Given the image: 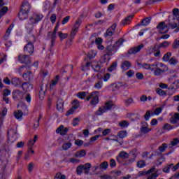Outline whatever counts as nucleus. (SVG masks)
<instances>
[{
  "mask_svg": "<svg viewBox=\"0 0 179 179\" xmlns=\"http://www.w3.org/2000/svg\"><path fill=\"white\" fill-rule=\"evenodd\" d=\"M150 20H152V17H147L141 22V26H148L149 23H150Z\"/></svg>",
  "mask_w": 179,
  "mask_h": 179,
  "instance_id": "42",
  "label": "nucleus"
},
{
  "mask_svg": "<svg viewBox=\"0 0 179 179\" xmlns=\"http://www.w3.org/2000/svg\"><path fill=\"white\" fill-rule=\"evenodd\" d=\"M179 121V113H175L171 118V124H176Z\"/></svg>",
  "mask_w": 179,
  "mask_h": 179,
  "instance_id": "37",
  "label": "nucleus"
},
{
  "mask_svg": "<svg viewBox=\"0 0 179 179\" xmlns=\"http://www.w3.org/2000/svg\"><path fill=\"white\" fill-rule=\"evenodd\" d=\"M155 170H156V167L155 166H152L150 170L147 171H141L138 173V176H147V177H149V176H150L151 173H153L155 171Z\"/></svg>",
  "mask_w": 179,
  "mask_h": 179,
  "instance_id": "21",
  "label": "nucleus"
},
{
  "mask_svg": "<svg viewBox=\"0 0 179 179\" xmlns=\"http://www.w3.org/2000/svg\"><path fill=\"white\" fill-rule=\"evenodd\" d=\"M129 155H128V153L124 151L119 153V157L127 159L129 157Z\"/></svg>",
  "mask_w": 179,
  "mask_h": 179,
  "instance_id": "59",
  "label": "nucleus"
},
{
  "mask_svg": "<svg viewBox=\"0 0 179 179\" xmlns=\"http://www.w3.org/2000/svg\"><path fill=\"white\" fill-rule=\"evenodd\" d=\"M127 135H128V134L125 131H121L117 134V136L121 139H124V138H127Z\"/></svg>",
  "mask_w": 179,
  "mask_h": 179,
  "instance_id": "45",
  "label": "nucleus"
},
{
  "mask_svg": "<svg viewBox=\"0 0 179 179\" xmlns=\"http://www.w3.org/2000/svg\"><path fill=\"white\" fill-rule=\"evenodd\" d=\"M156 93L158 94L159 96H167V92H166V91L160 89V88H157L156 90Z\"/></svg>",
  "mask_w": 179,
  "mask_h": 179,
  "instance_id": "41",
  "label": "nucleus"
},
{
  "mask_svg": "<svg viewBox=\"0 0 179 179\" xmlns=\"http://www.w3.org/2000/svg\"><path fill=\"white\" fill-rule=\"evenodd\" d=\"M166 70L167 66L163 64V63L160 62H156L153 64L152 69H151V71H153L154 75L155 76H160V75H162L163 72H166Z\"/></svg>",
  "mask_w": 179,
  "mask_h": 179,
  "instance_id": "1",
  "label": "nucleus"
},
{
  "mask_svg": "<svg viewBox=\"0 0 179 179\" xmlns=\"http://www.w3.org/2000/svg\"><path fill=\"white\" fill-rule=\"evenodd\" d=\"M113 106H114L113 101H108L106 103H105L104 106H102L98 108V110L95 112V115L98 116L103 115L104 113H107V111L111 110V108H113Z\"/></svg>",
  "mask_w": 179,
  "mask_h": 179,
  "instance_id": "2",
  "label": "nucleus"
},
{
  "mask_svg": "<svg viewBox=\"0 0 179 179\" xmlns=\"http://www.w3.org/2000/svg\"><path fill=\"white\" fill-rule=\"evenodd\" d=\"M132 19H134V15H129L127 17L122 20L120 22L121 26H127L131 24L132 22Z\"/></svg>",
  "mask_w": 179,
  "mask_h": 179,
  "instance_id": "19",
  "label": "nucleus"
},
{
  "mask_svg": "<svg viewBox=\"0 0 179 179\" xmlns=\"http://www.w3.org/2000/svg\"><path fill=\"white\" fill-rule=\"evenodd\" d=\"M117 62H113V64L108 69L109 72H113V71H114L117 68Z\"/></svg>",
  "mask_w": 179,
  "mask_h": 179,
  "instance_id": "58",
  "label": "nucleus"
},
{
  "mask_svg": "<svg viewBox=\"0 0 179 179\" xmlns=\"http://www.w3.org/2000/svg\"><path fill=\"white\" fill-rule=\"evenodd\" d=\"M43 8L45 10H49V9L51 8V3L49 1H45L43 3Z\"/></svg>",
  "mask_w": 179,
  "mask_h": 179,
  "instance_id": "56",
  "label": "nucleus"
},
{
  "mask_svg": "<svg viewBox=\"0 0 179 179\" xmlns=\"http://www.w3.org/2000/svg\"><path fill=\"white\" fill-rule=\"evenodd\" d=\"M144 45L143 44H140L138 46L134 47L132 48H131L129 50V53L130 54H138V52H139V51H141V50H142V48H143Z\"/></svg>",
  "mask_w": 179,
  "mask_h": 179,
  "instance_id": "18",
  "label": "nucleus"
},
{
  "mask_svg": "<svg viewBox=\"0 0 179 179\" xmlns=\"http://www.w3.org/2000/svg\"><path fill=\"white\" fill-rule=\"evenodd\" d=\"M162 129L164 131H171V129H174V127L170 124H166Z\"/></svg>",
  "mask_w": 179,
  "mask_h": 179,
  "instance_id": "49",
  "label": "nucleus"
},
{
  "mask_svg": "<svg viewBox=\"0 0 179 179\" xmlns=\"http://www.w3.org/2000/svg\"><path fill=\"white\" fill-rule=\"evenodd\" d=\"M172 47H173V48H174V49L178 48V47H179V38H176V39L174 41V42H173V45H172Z\"/></svg>",
  "mask_w": 179,
  "mask_h": 179,
  "instance_id": "60",
  "label": "nucleus"
},
{
  "mask_svg": "<svg viewBox=\"0 0 179 179\" xmlns=\"http://www.w3.org/2000/svg\"><path fill=\"white\" fill-rule=\"evenodd\" d=\"M5 5V3H3V0H0V19L4 15L6 14V12H8V8L6 6L2 7Z\"/></svg>",
  "mask_w": 179,
  "mask_h": 179,
  "instance_id": "14",
  "label": "nucleus"
},
{
  "mask_svg": "<svg viewBox=\"0 0 179 179\" xmlns=\"http://www.w3.org/2000/svg\"><path fill=\"white\" fill-rule=\"evenodd\" d=\"M29 13H25L24 11L20 10L18 13V17L20 20H24L27 17Z\"/></svg>",
  "mask_w": 179,
  "mask_h": 179,
  "instance_id": "31",
  "label": "nucleus"
},
{
  "mask_svg": "<svg viewBox=\"0 0 179 179\" xmlns=\"http://www.w3.org/2000/svg\"><path fill=\"white\" fill-rule=\"evenodd\" d=\"M169 147V145L167 143H163L162 145H160L158 148V150H159V152H166V150L167 149V148Z\"/></svg>",
  "mask_w": 179,
  "mask_h": 179,
  "instance_id": "43",
  "label": "nucleus"
},
{
  "mask_svg": "<svg viewBox=\"0 0 179 179\" xmlns=\"http://www.w3.org/2000/svg\"><path fill=\"white\" fill-rule=\"evenodd\" d=\"M146 166V162L144 160H141L137 162V167L143 169Z\"/></svg>",
  "mask_w": 179,
  "mask_h": 179,
  "instance_id": "48",
  "label": "nucleus"
},
{
  "mask_svg": "<svg viewBox=\"0 0 179 179\" xmlns=\"http://www.w3.org/2000/svg\"><path fill=\"white\" fill-rule=\"evenodd\" d=\"M160 174H162V170L158 169L155 171V173L148 175V178L147 179H156L160 176Z\"/></svg>",
  "mask_w": 179,
  "mask_h": 179,
  "instance_id": "24",
  "label": "nucleus"
},
{
  "mask_svg": "<svg viewBox=\"0 0 179 179\" xmlns=\"http://www.w3.org/2000/svg\"><path fill=\"white\" fill-rule=\"evenodd\" d=\"M75 156L79 159H80V157H85L86 156V150H81L80 151L76 152Z\"/></svg>",
  "mask_w": 179,
  "mask_h": 179,
  "instance_id": "34",
  "label": "nucleus"
},
{
  "mask_svg": "<svg viewBox=\"0 0 179 179\" xmlns=\"http://www.w3.org/2000/svg\"><path fill=\"white\" fill-rule=\"evenodd\" d=\"M43 17L44 16L43 15V14L39 13H34L29 20L30 23L37 24L39 22H41V20H43Z\"/></svg>",
  "mask_w": 179,
  "mask_h": 179,
  "instance_id": "6",
  "label": "nucleus"
},
{
  "mask_svg": "<svg viewBox=\"0 0 179 179\" xmlns=\"http://www.w3.org/2000/svg\"><path fill=\"white\" fill-rule=\"evenodd\" d=\"M80 24H82V20H78L76 21L74 26L73 27L71 34H70V41H73V38H75V36L78 31H79V27H80Z\"/></svg>",
  "mask_w": 179,
  "mask_h": 179,
  "instance_id": "5",
  "label": "nucleus"
},
{
  "mask_svg": "<svg viewBox=\"0 0 179 179\" xmlns=\"http://www.w3.org/2000/svg\"><path fill=\"white\" fill-rule=\"evenodd\" d=\"M106 50L109 54H115L116 51H118V48H117L115 43L109 45L106 47Z\"/></svg>",
  "mask_w": 179,
  "mask_h": 179,
  "instance_id": "17",
  "label": "nucleus"
},
{
  "mask_svg": "<svg viewBox=\"0 0 179 179\" xmlns=\"http://www.w3.org/2000/svg\"><path fill=\"white\" fill-rule=\"evenodd\" d=\"M68 131H69L68 128H64V126H60L57 129L56 132L57 134H60V135H66Z\"/></svg>",
  "mask_w": 179,
  "mask_h": 179,
  "instance_id": "20",
  "label": "nucleus"
},
{
  "mask_svg": "<svg viewBox=\"0 0 179 179\" xmlns=\"http://www.w3.org/2000/svg\"><path fill=\"white\" fill-rule=\"evenodd\" d=\"M157 29L161 34H164V33H167L169 31V26L166 24V22H161L157 26Z\"/></svg>",
  "mask_w": 179,
  "mask_h": 179,
  "instance_id": "8",
  "label": "nucleus"
},
{
  "mask_svg": "<svg viewBox=\"0 0 179 179\" xmlns=\"http://www.w3.org/2000/svg\"><path fill=\"white\" fill-rule=\"evenodd\" d=\"M79 107H80V104L79 103L78 100H75L73 102V106L71 107V108L66 112V117H69V115H71V114H73V113H75V110L77 108H79Z\"/></svg>",
  "mask_w": 179,
  "mask_h": 179,
  "instance_id": "10",
  "label": "nucleus"
},
{
  "mask_svg": "<svg viewBox=\"0 0 179 179\" xmlns=\"http://www.w3.org/2000/svg\"><path fill=\"white\" fill-rule=\"evenodd\" d=\"M71 147H72L71 143H66L62 145L63 150H68V149H70V148Z\"/></svg>",
  "mask_w": 179,
  "mask_h": 179,
  "instance_id": "51",
  "label": "nucleus"
},
{
  "mask_svg": "<svg viewBox=\"0 0 179 179\" xmlns=\"http://www.w3.org/2000/svg\"><path fill=\"white\" fill-rule=\"evenodd\" d=\"M134 103V99L132 98H128L124 101V104L127 106H131Z\"/></svg>",
  "mask_w": 179,
  "mask_h": 179,
  "instance_id": "61",
  "label": "nucleus"
},
{
  "mask_svg": "<svg viewBox=\"0 0 179 179\" xmlns=\"http://www.w3.org/2000/svg\"><path fill=\"white\" fill-rule=\"evenodd\" d=\"M96 55H97V51L96 50H90L87 54V57L90 59L94 58Z\"/></svg>",
  "mask_w": 179,
  "mask_h": 179,
  "instance_id": "39",
  "label": "nucleus"
},
{
  "mask_svg": "<svg viewBox=\"0 0 179 179\" xmlns=\"http://www.w3.org/2000/svg\"><path fill=\"white\" fill-rule=\"evenodd\" d=\"M13 115L16 120H20L23 117V113L20 110H15L13 113Z\"/></svg>",
  "mask_w": 179,
  "mask_h": 179,
  "instance_id": "38",
  "label": "nucleus"
},
{
  "mask_svg": "<svg viewBox=\"0 0 179 179\" xmlns=\"http://www.w3.org/2000/svg\"><path fill=\"white\" fill-rule=\"evenodd\" d=\"M22 76L26 80H32L33 79V73L31 72L24 73Z\"/></svg>",
  "mask_w": 179,
  "mask_h": 179,
  "instance_id": "35",
  "label": "nucleus"
},
{
  "mask_svg": "<svg viewBox=\"0 0 179 179\" xmlns=\"http://www.w3.org/2000/svg\"><path fill=\"white\" fill-rule=\"evenodd\" d=\"M3 83H5V85H10L12 84V80H10V79H9V78L8 77H5L3 80Z\"/></svg>",
  "mask_w": 179,
  "mask_h": 179,
  "instance_id": "63",
  "label": "nucleus"
},
{
  "mask_svg": "<svg viewBox=\"0 0 179 179\" xmlns=\"http://www.w3.org/2000/svg\"><path fill=\"white\" fill-rule=\"evenodd\" d=\"M110 78H111V75L108 73H106L103 75V82H108L110 80Z\"/></svg>",
  "mask_w": 179,
  "mask_h": 179,
  "instance_id": "62",
  "label": "nucleus"
},
{
  "mask_svg": "<svg viewBox=\"0 0 179 179\" xmlns=\"http://www.w3.org/2000/svg\"><path fill=\"white\" fill-rule=\"evenodd\" d=\"M77 97H78V99H81V100H83L85 97H86V92H78L77 94Z\"/></svg>",
  "mask_w": 179,
  "mask_h": 179,
  "instance_id": "54",
  "label": "nucleus"
},
{
  "mask_svg": "<svg viewBox=\"0 0 179 179\" xmlns=\"http://www.w3.org/2000/svg\"><path fill=\"white\" fill-rule=\"evenodd\" d=\"M131 66V62L124 60L121 64V69L122 72H125V71H128Z\"/></svg>",
  "mask_w": 179,
  "mask_h": 179,
  "instance_id": "15",
  "label": "nucleus"
},
{
  "mask_svg": "<svg viewBox=\"0 0 179 179\" xmlns=\"http://www.w3.org/2000/svg\"><path fill=\"white\" fill-rule=\"evenodd\" d=\"M57 109L58 111H64V101L62 99H58L57 101Z\"/></svg>",
  "mask_w": 179,
  "mask_h": 179,
  "instance_id": "26",
  "label": "nucleus"
},
{
  "mask_svg": "<svg viewBox=\"0 0 179 179\" xmlns=\"http://www.w3.org/2000/svg\"><path fill=\"white\" fill-rule=\"evenodd\" d=\"M11 85L15 87L20 86V85H22V81L18 78H13L11 79Z\"/></svg>",
  "mask_w": 179,
  "mask_h": 179,
  "instance_id": "29",
  "label": "nucleus"
},
{
  "mask_svg": "<svg viewBox=\"0 0 179 179\" xmlns=\"http://www.w3.org/2000/svg\"><path fill=\"white\" fill-rule=\"evenodd\" d=\"M94 87L97 90H100V89L103 87V81L100 80L98 83H95Z\"/></svg>",
  "mask_w": 179,
  "mask_h": 179,
  "instance_id": "44",
  "label": "nucleus"
},
{
  "mask_svg": "<svg viewBox=\"0 0 179 179\" xmlns=\"http://www.w3.org/2000/svg\"><path fill=\"white\" fill-rule=\"evenodd\" d=\"M37 139H38V136H37V135H35L34 136V139H30L28 142V146L29 148H31L32 146H34V144L36 143V142H37Z\"/></svg>",
  "mask_w": 179,
  "mask_h": 179,
  "instance_id": "36",
  "label": "nucleus"
},
{
  "mask_svg": "<svg viewBox=\"0 0 179 179\" xmlns=\"http://www.w3.org/2000/svg\"><path fill=\"white\" fill-rule=\"evenodd\" d=\"M83 166V170L85 174H89V171H90V168L92 167V164L90 163H87Z\"/></svg>",
  "mask_w": 179,
  "mask_h": 179,
  "instance_id": "30",
  "label": "nucleus"
},
{
  "mask_svg": "<svg viewBox=\"0 0 179 179\" xmlns=\"http://www.w3.org/2000/svg\"><path fill=\"white\" fill-rule=\"evenodd\" d=\"M163 108H164V106L155 108L154 113H151L152 117H153L154 115H160V114H162V112L163 111Z\"/></svg>",
  "mask_w": 179,
  "mask_h": 179,
  "instance_id": "33",
  "label": "nucleus"
},
{
  "mask_svg": "<svg viewBox=\"0 0 179 179\" xmlns=\"http://www.w3.org/2000/svg\"><path fill=\"white\" fill-rule=\"evenodd\" d=\"M108 61H110V55H108V54L104 55L100 59L101 64H107Z\"/></svg>",
  "mask_w": 179,
  "mask_h": 179,
  "instance_id": "32",
  "label": "nucleus"
},
{
  "mask_svg": "<svg viewBox=\"0 0 179 179\" xmlns=\"http://www.w3.org/2000/svg\"><path fill=\"white\" fill-rule=\"evenodd\" d=\"M58 34L61 41H62L63 40H65V38H68V36H69L68 34L59 32Z\"/></svg>",
  "mask_w": 179,
  "mask_h": 179,
  "instance_id": "50",
  "label": "nucleus"
},
{
  "mask_svg": "<svg viewBox=\"0 0 179 179\" xmlns=\"http://www.w3.org/2000/svg\"><path fill=\"white\" fill-rule=\"evenodd\" d=\"M34 24H33V23L30 22V20H29V22H27L25 24V29L27 30V31L28 33L33 31V29H34Z\"/></svg>",
  "mask_w": 179,
  "mask_h": 179,
  "instance_id": "23",
  "label": "nucleus"
},
{
  "mask_svg": "<svg viewBox=\"0 0 179 179\" xmlns=\"http://www.w3.org/2000/svg\"><path fill=\"white\" fill-rule=\"evenodd\" d=\"M170 44H171V42H169V41H164V42L161 43L159 44V48H167V47H169V45H170Z\"/></svg>",
  "mask_w": 179,
  "mask_h": 179,
  "instance_id": "47",
  "label": "nucleus"
},
{
  "mask_svg": "<svg viewBox=\"0 0 179 179\" xmlns=\"http://www.w3.org/2000/svg\"><path fill=\"white\" fill-rule=\"evenodd\" d=\"M152 131V129L149 128V124L146 122H142L141 127L140 128V132L141 135H146Z\"/></svg>",
  "mask_w": 179,
  "mask_h": 179,
  "instance_id": "7",
  "label": "nucleus"
},
{
  "mask_svg": "<svg viewBox=\"0 0 179 179\" xmlns=\"http://www.w3.org/2000/svg\"><path fill=\"white\" fill-rule=\"evenodd\" d=\"M100 169H101L102 170H107V169H108V162H103L101 163Z\"/></svg>",
  "mask_w": 179,
  "mask_h": 179,
  "instance_id": "52",
  "label": "nucleus"
},
{
  "mask_svg": "<svg viewBox=\"0 0 179 179\" xmlns=\"http://www.w3.org/2000/svg\"><path fill=\"white\" fill-rule=\"evenodd\" d=\"M31 8V6H30V3H29L27 1H25L21 6L20 10L25 12L26 13H29V12H30Z\"/></svg>",
  "mask_w": 179,
  "mask_h": 179,
  "instance_id": "16",
  "label": "nucleus"
},
{
  "mask_svg": "<svg viewBox=\"0 0 179 179\" xmlns=\"http://www.w3.org/2000/svg\"><path fill=\"white\" fill-rule=\"evenodd\" d=\"M8 139L11 142H15L19 138V134L16 131V129H10L8 132Z\"/></svg>",
  "mask_w": 179,
  "mask_h": 179,
  "instance_id": "9",
  "label": "nucleus"
},
{
  "mask_svg": "<svg viewBox=\"0 0 179 179\" xmlns=\"http://www.w3.org/2000/svg\"><path fill=\"white\" fill-rule=\"evenodd\" d=\"M172 13L173 15V17L172 20L171 18H169V26L171 27V29H176L179 23V9L174 8L172 10Z\"/></svg>",
  "mask_w": 179,
  "mask_h": 179,
  "instance_id": "3",
  "label": "nucleus"
},
{
  "mask_svg": "<svg viewBox=\"0 0 179 179\" xmlns=\"http://www.w3.org/2000/svg\"><path fill=\"white\" fill-rule=\"evenodd\" d=\"M138 66L139 68H143V69H148V71H152V69L153 68V64H149L146 63H138Z\"/></svg>",
  "mask_w": 179,
  "mask_h": 179,
  "instance_id": "22",
  "label": "nucleus"
},
{
  "mask_svg": "<svg viewBox=\"0 0 179 179\" xmlns=\"http://www.w3.org/2000/svg\"><path fill=\"white\" fill-rule=\"evenodd\" d=\"M18 61L21 64H29L30 57L27 55H18Z\"/></svg>",
  "mask_w": 179,
  "mask_h": 179,
  "instance_id": "13",
  "label": "nucleus"
},
{
  "mask_svg": "<svg viewBox=\"0 0 179 179\" xmlns=\"http://www.w3.org/2000/svg\"><path fill=\"white\" fill-rule=\"evenodd\" d=\"M119 126L121 127V128H128L129 126V122L123 120L119 123Z\"/></svg>",
  "mask_w": 179,
  "mask_h": 179,
  "instance_id": "46",
  "label": "nucleus"
},
{
  "mask_svg": "<svg viewBox=\"0 0 179 179\" xmlns=\"http://www.w3.org/2000/svg\"><path fill=\"white\" fill-rule=\"evenodd\" d=\"M115 29H117V24H113L112 26L106 30L104 34L105 38H108V37H111L114 33H115Z\"/></svg>",
  "mask_w": 179,
  "mask_h": 179,
  "instance_id": "11",
  "label": "nucleus"
},
{
  "mask_svg": "<svg viewBox=\"0 0 179 179\" xmlns=\"http://www.w3.org/2000/svg\"><path fill=\"white\" fill-rule=\"evenodd\" d=\"M13 27H15V24H11L8 29H7V31L6 32V34L4 36V38L6 40H8L9 38V36H10V33H12V30H13Z\"/></svg>",
  "mask_w": 179,
  "mask_h": 179,
  "instance_id": "28",
  "label": "nucleus"
},
{
  "mask_svg": "<svg viewBox=\"0 0 179 179\" xmlns=\"http://www.w3.org/2000/svg\"><path fill=\"white\" fill-rule=\"evenodd\" d=\"M58 82H59V76H56L55 78L51 81L50 84V88L53 89L54 86H57Z\"/></svg>",
  "mask_w": 179,
  "mask_h": 179,
  "instance_id": "27",
  "label": "nucleus"
},
{
  "mask_svg": "<svg viewBox=\"0 0 179 179\" xmlns=\"http://www.w3.org/2000/svg\"><path fill=\"white\" fill-rule=\"evenodd\" d=\"M124 84L122 83H118L117 84L113 85V87L115 88V90H118L119 89H121V87H123Z\"/></svg>",
  "mask_w": 179,
  "mask_h": 179,
  "instance_id": "57",
  "label": "nucleus"
},
{
  "mask_svg": "<svg viewBox=\"0 0 179 179\" xmlns=\"http://www.w3.org/2000/svg\"><path fill=\"white\" fill-rule=\"evenodd\" d=\"M179 143V138H176L173 141H171V143L169 145V148H173V146H177Z\"/></svg>",
  "mask_w": 179,
  "mask_h": 179,
  "instance_id": "40",
  "label": "nucleus"
},
{
  "mask_svg": "<svg viewBox=\"0 0 179 179\" xmlns=\"http://www.w3.org/2000/svg\"><path fill=\"white\" fill-rule=\"evenodd\" d=\"M170 57H171V52H168L166 54H165L162 58L163 61L165 62H167L169 59H170Z\"/></svg>",
  "mask_w": 179,
  "mask_h": 179,
  "instance_id": "53",
  "label": "nucleus"
},
{
  "mask_svg": "<svg viewBox=\"0 0 179 179\" xmlns=\"http://www.w3.org/2000/svg\"><path fill=\"white\" fill-rule=\"evenodd\" d=\"M24 51L25 54H29V55H33V52H34V45H33V43H27L24 47Z\"/></svg>",
  "mask_w": 179,
  "mask_h": 179,
  "instance_id": "12",
  "label": "nucleus"
},
{
  "mask_svg": "<svg viewBox=\"0 0 179 179\" xmlns=\"http://www.w3.org/2000/svg\"><path fill=\"white\" fill-rule=\"evenodd\" d=\"M56 179H66V176L65 175H62L61 173H57L55 176Z\"/></svg>",
  "mask_w": 179,
  "mask_h": 179,
  "instance_id": "64",
  "label": "nucleus"
},
{
  "mask_svg": "<svg viewBox=\"0 0 179 179\" xmlns=\"http://www.w3.org/2000/svg\"><path fill=\"white\" fill-rule=\"evenodd\" d=\"M100 94V92L99 91H95L90 94V95L87 97V101H89V100H91L90 102V104L91 106H97L99 104V95Z\"/></svg>",
  "mask_w": 179,
  "mask_h": 179,
  "instance_id": "4",
  "label": "nucleus"
},
{
  "mask_svg": "<svg viewBox=\"0 0 179 179\" xmlns=\"http://www.w3.org/2000/svg\"><path fill=\"white\" fill-rule=\"evenodd\" d=\"M22 87L24 92H30L33 89V85L29 83H24L22 85Z\"/></svg>",
  "mask_w": 179,
  "mask_h": 179,
  "instance_id": "25",
  "label": "nucleus"
},
{
  "mask_svg": "<svg viewBox=\"0 0 179 179\" xmlns=\"http://www.w3.org/2000/svg\"><path fill=\"white\" fill-rule=\"evenodd\" d=\"M164 162V157H161L160 158H159L156 162L155 164L157 166H160L162 164H163V162Z\"/></svg>",
  "mask_w": 179,
  "mask_h": 179,
  "instance_id": "55",
  "label": "nucleus"
}]
</instances>
